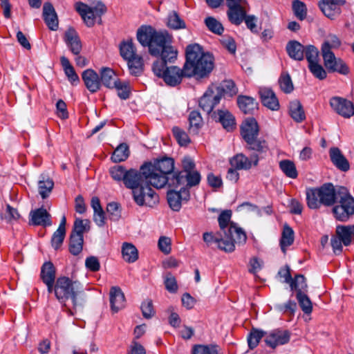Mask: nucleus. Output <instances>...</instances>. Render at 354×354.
Wrapping results in <instances>:
<instances>
[{
  "instance_id": "nucleus-11",
  "label": "nucleus",
  "mask_w": 354,
  "mask_h": 354,
  "mask_svg": "<svg viewBox=\"0 0 354 354\" xmlns=\"http://www.w3.org/2000/svg\"><path fill=\"white\" fill-rule=\"evenodd\" d=\"M150 184H144L132 192L135 203L139 206L152 207L159 202V196Z\"/></svg>"
},
{
  "instance_id": "nucleus-41",
  "label": "nucleus",
  "mask_w": 354,
  "mask_h": 354,
  "mask_svg": "<svg viewBox=\"0 0 354 354\" xmlns=\"http://www.w3.org/2000/svg\"><path fill=\"white\" fill-rule=\"evenodd\" d=\"M55 268L50 261L45 262L41 268L40 277L43 282L55 281Z\"/></svg>"
},
{
  "instance_id": "nucleus-45",
  "label": "nucleus",
  "mask_w": 354,
  "mask_h": 354,
  "mask_svg": "<svg viewBox=\"0 0 354 354\" xmlns=\"http://www.w3.org/2000/svg\"><path fill=\"white\" fill-rule=\"evenodd\" d=\"M167 25L174 30L183 29L186 28L185 22L182 19L176 11H171L167 17Z\"/></svg>"
},
{
  "instance_id": "nucleus-1",
  "label": "nucleus",
  "mask_w": 354,
  "mask_h": 354,
  "mask_svg": "<svg viewBox=\"0 0 354 354\" xmlns=\"http://www.w3.org/2000/svg\"><path fill=\"white\" fill-rule=\"evenodd\" d=\"M137 39L143 46L149 48L152 56L174 62L178 52L171 46L172 36L165 30H157L151 26H142L137 31Z\"/></svg>"
},
{
  "instance_id": "nucleus-32",
  "label": "nucleus",
  "mask_w": 354,
  "mask_h": 354,
  "mask_svg": "<svg viewBox=\"0 0 354 354\" xmlns=\"http://www.w3.org/2000/svg\"><path fill=\"white\" fill-rule=\"evenodd\" d=\"M212 87L221 99L225 96L232 97L238 92L234 82L231 80H225L222 82L220 86H214Z\"/></svg>"
},
{
  "instance_id": "nucleus-43",
  "label": "nucleus",
  "mask_w": 354,
  "mask_h": 354,
  "mask_svg": "<svg viewBox=\"0 0 354 354\" xmlns=\"http://www.w3.org/2000/svg\"><path fill=\"white\" fill-rule=\"evenodd\" d=\"M248 149L256 151L259 155L266 153L268 151V146L266 140L252 138L251 140L246 141Z\"/></svg>"
},
{
  "instance_id": "nucleus-60",
  "label": "nucleus",
  "mask_w": 354,
  "mask_h": 354,
  "mask_svg": "<svg viewBox=\"0 0 354 354\" xmlns=\"http://www.w3.org/2000/svg\"><path fill=\"white\" fill-rule=\"evenodd\" d=\"M292 10L295 15L300 20H304L307 14V9L304 3L299 0L292 2Z\"/></svg>"
},
{
  "instance_id": "nucleus-30",
  "label": "nucleus",
  "mask_w": 354,
  "mask_h": 354,
  "mask_svg": "<svg viewBox=\"0 0 354 354\" xmlns=\"http://www.w3.org/2000/svg\"><path fill=\"white\" fill-rule=\"evenodd\" d=\"M100 74L101 85L103 84L107 88H113L120 82L114 71L109 67L102 68Z\"/></svg>"
},
{
  "instance_id": "nucleus-55",
  "label": "nucleus",
  "mask_w": 354,
  "mask_h": 354,
  "mask_svg": "<svg viewBox=\"0 0 354 354\" xmlns=\"http://www.w3.org/2000/svg\"><path fill=\"white\" fill-rule=\"evenodd\" d=\"M279 84L282 91L285 93H291L293 89V84L290 75L288 73H282L279 79Z\"/></svg>"
},
{
  "instance_id": "nucleus-28",
  "label": "nucleus",
  "mask_w": 354,
  "mask_h": 354,
  "mask_svg": "<svg viewBox=\"0 0 354 354\" xmlns=\"http://www.w3.org/2000/svg\"><path fill=\"white\" fill-rule=\"evenodd\" d=\"M75 10L80 15L88 27H91L95 24L96 16L93 8L82 2H77L75 4Z\"/></svg>"
},
{
  "instance_id": "nucleus-22",
  "label": "nucleus",
  "mask_w": 354,
  "mask_h": 354,
  "mask_svg": "<svg viewBox=\"0 0 354 354\" xmlns=\"http://www.w3.org/2000/svg\"><path fill=\"white\" fill-rule=\"evenodd\" d=\"M82 80L86 88L92 93H96L101 87V82L97 73L91 68L86 69L82 74Z\"/></svg>"
},
{
  "instance_id": "nucleus-37",
  "label": "nucleus",
  "mask_w": 354,
  "mask_h": 354,
  "mask_svg": "<svg viewBox=\"0 0 354 354\" xmlns=\"http://www.w3.org/2000/svg\"><path fill=\"white\" fill-rule=\"evenodd\" d=\"M54 187L53 180L49 177L41 175L38 182L39 192L42 198H46L48 196Z\"/></svg>"
},
{
  "instance_id": "nucleus-62",
  "label": "nucleus",
  "mask_w": 354,
  "mask_h": 354,
  "mask_svg": "<svg viewBox=\"0 0 354 354\" xmlns=\"http://www.w3.org/2000/svg\"><path fill=\"white\" fill-rule=\"evenodd\" d=\"M319 51L314 46L308 45L305 46L304 55L308 64L317 62Z\"/></svg>"
},
{
  "instance_id": "nucleus-9",
  "label": "nucleus",
  "mask_w": 354,
  "mask_h": 354,
  "mask_svg": "<svg viewBox=\"0 0 354 354\" xmlns=\"http://www.w3.org/2000/svg\"><path fill=\"white\" fill-rule=\"evenodd\" d=\"M338 196L332 212L337 220L346 221L354 214V198L344 187L339 189Z\"/></svg>"
},
{
  "instance_id": "nucleus-52",
  "label": "nucleus",
  "mask_w": 354,
  "mask_h": 354,
  "mask_svg": "<svg viewBox=\"0 0 354 354\" xmlns=\"http://www.w3.org/2000/svg\"><path fill=\"white\" fill-rule=\"evenodd\" d=\"M296 298L302 311L309 315L313 311V304L306 293L297 292Z\"/></svg>"
},
{
  "instance_id": "nucleus-20",
  "label": "nucleus",
  "mask_w": 354,
  "mask_h": 354,
  "mask_svg": "<svg viewBox=\"0 0 354 354\" xmlns=\"http://www.w3.org/2000/svg\"><path fill=\"white\" fill-rule=\"evenodd\" d=\"M64 39L71 53L78 55L82 48V42L77 31L73 28H68L64 33Z\"/></svg>"
},
{
  "instance_id": "nucleus-48",
  "label": "nucleus",
  "mask_w": 354,
  "mask_h": 354,
  "mask_svg": "<svg viewBox=\"0 0 354 354\" xmlns=\"http://www.w3.org/2000/svg\"><path fill=\"white\" fill-rule=\"evenodd\" d=\"M120 51L121 56L125 60L137 55L136 47L131 39L122 42L120 46Z\"/></svg>"
},
{
  "instance_id": "nucleus-25",
  "label": "nucleus",
  "mask_w": 354,
  "mask_h": 354,
  "mask_svg": "<svg viewBox=\"0 0 354 354\" xmlns=\"http://www.w3.org/2000/svg\"><path fill=\"white\" fill-rule=\"evenodd\" d=\"M109 297L112 312L118 313L124 307L125 297L120 287H111L109 292Z\"/></svg>"
},
{
  "instance_id": "nucleus-24",
  "label": "nucleus",
  "mask_w": 354,
  "mask_h": 354,
  "mask_svg": "<svg viewBox=\"0 0 354 354\" xmlns=\"http://www.w3.org/2000/svg\"><path fill=\"white\" fill-rule=\"evenodd\" d=\"M344 4L337 2H330L325 1H319L318 6L322 13L331 20L335 19L342 13L341 6Z\"/></svg>"
},
{
  "instance_id": "nucleus-31",
  "label": "nucleus",
  "mask_w": 354,
  "mask_h": 354,
  "mask_svg": "<svg viewBox=\"0 0 354 354\" xmlns=\"http://www.w3.org/2000/svg\"><path fill=\"white\" fill-rule=\"evenodd\" d=\"M286 51L289 57L297 61H301L304 58L305 46L296 40H291L288 42Z\"/></svg>"
},
{
  "instance_id": "nucleus-42",
  "label": "nucleus",
  "mask_w": 354,
  "mask_h": 354,
  "mask_svg": "<svg viewBox=\"0 0 354 354\" xmlns=\"http://www.w3.org/2000/svg\"><path fill=\"white\" fill-rule=\"evenodd\" d=\"M130 73L135 76L140 75L143 71L142 58L139 55H136L127 59Z\"/></svg>"
},
{
  "instance_id": "nucleus-12",
  "label": "nucleus",
  "mask_w": 354,
  "mask_h": 354,
  "mask_svg": "<svg viewBox=\"0 0 354 354\" xmlns=\"http://www.w3.org/2000/svg\"><path fill=\"white\" fill-rule=\"evenodd\" d=\"M143 168L144 165L141 166L140 171L134 169H130L127 171L123 183L125 187L131 189L132 192L144 184H150V176L147 173L144 174V171H146L144 170Z\"/></svg>"
},
{
  "instance_id": "nucleus-53",
  "label": "nucleus",
  "mask_w": 354,
  "mask_h": 354,
  "mask_svg": "<svg viewBox=\"0 0 354 354\" xmlns=\"http://www.w3.org/2000/svg\"><path fill=\"white\" fill-rule=\"evenodd\" d=\"M232 215V211L230 209H226L223 211L218 216V221L219 227L223 234H225V232H227V230L232 223L231 222L230 223Z\"/></svg>"
},
{
  "instance_id": "nucleus-2",
  "label": "nucleus",
  "mask_w": 354,
  "mask_h": 354,
  "mask_svg": "<svg viewBox=\"0 0 354 354\" xmlns=\"http://www.w3.org/2000/svg\"><path fill=\"white\" fill-rule=\"evenodd\" d=\"M186 60L184 64L185 77H195L197 79L209 75L214 68V57L204 53L200 45L191 44L186 48Z\"/></svg>"
},
{
  "instance_id": "nucleus-21",
  "label": "nucleus",
  "mask_w": 354,
  "mask_h": 354,
  "mask_svg": "<svg viewBox=\"0 0 354 354\" xmlns=\"http://www.w3.org/2000/svg\"><path fill=\"white\" fill-rule=\"evenodd\" d=\"M259 131L258 123L254 118H248L243 121L241 126V135L245 142L257 138Z\"/></svg>"
},
{
  "instance_id": "nucleus-61",
  "label": "nucleus",
  "mask_w": 354,
  "mask_h": 354,
  "mask_svg": "<svg viewBox=\"0 0 354 354\" xmlns=\"http://www.w3.org/2000/svg\"><path fill=\"white\" fill-rule=\"evenodd\" d=\"M164 283L165 288L171 293H175L178 290V284L175 277L171 273L167 272L165 276Z\"/></svg>"
},
{
  "instance_id": "nucleus-23",
  "label": "nucleus",
  "mask_w": 354,
  "mask_h": 354,
  "mask_svg": "<svg viewBox=\"0 0 354 354\" xmlns=\"http://www.w3.org/2000/svg\"><path fill=\"white\" fill-rule=\"evenodd\" d=\"M50 217L46 209L40 207L30 212V223L33 225L50 226Z\"/></svg>"
},
{
  "instance_id": "nucleus-39",
  "label": "nucleus",
  "mask_w": 354,
  "mask_h": 354,
  "mask_svg": "<svg viewBox=\"0 0 354 354\" xmlns=\"http://www.w3.org/2000/svg\"><path fill=\"white\" fill-rule=\"evenodd\" d=\"M61 64L63 67L64 73L67 76L69 82L72 84H77L80 82V78L75 71L73 66L70 63L68 59L64 56L60 58Z\"/></svg>"
},
{
  "instance_id": "nucleus-46",
  "label": "nucleus",
  "mask_w": 354,
  "mask_h": 354,
  "mask_svg": "<svg viewBox=\"0 0 354 354\" xmlns=\"http://www.w3.org/2000/svg\"><path fill=\"white\" fill-rule=\"evenodd\" d=\"M129 156V147L125 143L120 144L113 151L111 160L114 162H120L126 160Z\"/></svg>"
},
{
  "instance_id": "nucleus-27",
  "label": "nucleus",
  "mask_w": 354,
  "mask_h": 354,
  "mask_svg": "<svg viewBox=\"0 0 354 354\" xmlns=\"http://www.w3.org/2000/svg\"><path fill=\"white\" fill-rule=\"evenodd\" d=\"M259 95L263 106L272 111L279 109V100L272 90L268 88H261Z\"/></svg>"
},
{
  "instance_id": "nucleus-44",
  "label": "nucleus",
  "mask_w": 354,
  "mask_h": 354,
  "mask_svg": "<svg viewBox=\"0 0 354 354\" xmlns=\"http://www.w3.org/2000/svg\"><path fill=\"white\" fill-rule=\"evenodd\" d=\"M289 285L291 290H295L297 292L306 293L308 291L306 280L303 274H296Z\"/></svg>"
},
{
  "instance_id": "nucleus-38",
  "label": "nucleus",
  "mask_w": 354,
  "mask_h": 354,
  "mask_svg": "<svg viewBox=\"0 0 354 354\" xmlns=\"http://www.w3.org/2000/svg\"><path fill=\"white\" fill-rule=\"evenodd\" d=\"M122 254L124 260L128 263H133L138 259L136 248L129 243H124L122 246Z\"/></svg>"
},
{
  "instance_id": "nucleus-36",
  "label": "nucleus",
  "mask_w": 354,
  "mask_h": 354,
  "mask_svg": "<svg viewBox=\"0 0 354 354\" xmlns=\"http://www.w3.org/2000/svg\"><path fill=\"white\" fill-rule=\"evenodd\" d=\"M289 113L291 118L297 122H301L306 118L303 106L299 100L290 102Z\"/></svg>"
},
{
  "instance_id": "nucleus-14",
  "label": "nucleus",
  "mask_w": 354,
  "mask_h": 354,
  "mask_svg": "<svg viewBox=\"0 0 354 354\" xmlns=\"http://www.w3.org/2000/svg\"><path fill=\"white\" fill-rule=\"evenodd\" d=\"M330 105L337 114L345 118H349L354 115L353 104L345 98L333 97L330 100Z\"/></svg>"
},
{
  "instance_id": "nucleus-13",
  "label": "nucleus",
  "mask_w": 354,
  "mask_h": 354,
  "mask_svg": "<svg viewBox=\"0 0 354 354\" xmlns=\"http://www.w3.org/2000/svg\"><path fill=\"white\" fill-rule=\"evenodd\" d=\"M167 202L170 208L175 212L180 211L182 204L190 199V192L186 188H179V190H169L167 194Z\"/></svg>"
},
{
  "instance_id": "nucleus-56",
  "label": "nucleus",
  "mask_w": 354,
  "mask_h": 354,
  "mask_svg": "<svg viewBox=\"0 0 354 354\" xmlns=\"http://www.w3.org/2000/svg\"><path fill=\"white\" fill-rule=\"evenodd\" d=\"M264 332L258 329H252L248 336V346L250 349L254 348L264 335Z\"/></svg>"
},
{
  "instance_id": "nucleus-15",
  "label": "nucleus",
  "mask_w": 354,
  "mask_h": 354,
  "mask_svg": "<svg viewBox=\"0 0 354 354\" xmlns=\"http://www.w3.org/2000/svg\"><path fill=\"white\" fill-rule=\"evenodd\" d=\"M259 158L258 154H252L250 158H248L243 153H238L230 160V163L234 169L248 170L252 165L257 166Z\"/></svg>"
},
{
  "instance_id": "nucleus-35",
  "label": "nucleus",
  "mask_w": 354,
  "mask_h": 354,
  "mask_svg": "<svg viewBox=\"0 0 354 354\" xmlns=\"http://www.w3.org/2000/svg\"><path fill=\"white\" fill-rule=\"evenodd\" d=\"M341 41L335 35H329L322 44L321 51L322 56L334 55L332 49L338 48L341 46Z\"/></svg>"
},
{
  "instance_id": "nucleus-5",
  "label": "nucleus",
  "mask_w": 354,
  "mask_h": 354,
  "mask_svg": "<svg viewBox=\"0 0 354 354\" xmlns=\"http://www.w3.org/2000/svg\"><path fill=\"white\" fill-rule=\"evenodd\" d=\"M201 180V176L196 169L194 160L185 156L182 160V170L175 173L170 178L169 186L175 189L186 188L189 190L191 187L198 186Z\"/></svg>"
},
{
  "instance_id": "nucleus-58",
  "label": "nucleus",
  "mask_w": 354,
  "mask_h": 354,
  "mask_svg": "<svg viewBox=\"0 0 354 354\" xmlns=\"http://www.w3.org/2000/svg\"><path fill=\"white\" fill-rule=\"evenodd\" d=\"M106 212L110 220L116 221L121 217V210L118 203L111 202L108 203Z\"/></svg>"
},
{
  "instance_id": "nucleus-8",
  "label": "nucleus",
  "mask_w": 354,
  "mask_h": 354,
  "mask_svg": "<svg viewBox=\"0 0 354 354\" xmlns=\"http://www.w3.org/2000/svg\"><path fill=\"white\" fill-rule=\"evenodd\" d=\"M167 62L171 63L169 60H157L153 63L152 69L154 74L162 77L167 85L175 86L182 82L183 77H185L184 66L182 69L175 66H167Z\"/></svg>"
},
{
  "instance_id": "nucleus-50",
  "label": "nucleus",
  "mask_w": 354,
  "mask_h": 354,
  "mask_svg": "<svg viewBox=\"0 0 354 354\" xmlns=\"http://www.w3.org/2000/svg\"><path fill=\"white\" fill-rule=\"evenodd\" d=\"M90 229V221L88 219L77 218L73 225V229L71 234L83 236V234Z\"/></svg>"
},
{
  "instance_id": "nucleus-29",
  "label": "nucleus",
  "mask_w": 354,
  "mask_h": 354,
  "mask_svg": "<svg viewBox=\"0 0 354 354\" xmlns=\"http://www.w3.org/2000/svg\"><path fill=\"white\" fill-rule=\"evenodd\" d=\"M330 158L333 165L339 170L346 171L350 168L347 159L337 147H332L329 151Z\"/></svg>"
},
{
  "instance_id": "nucleus-7",
  "label": "nucleus",
  "mask_w": 354,
  "mask_h": 354,
  "mask_svg": "<svg viewBox=\"0 0 354 354\" xmlns=\"http://www.w3.org/2000/svg\"><path fill=\"white\" fill-rule=\"evenodd\" d=\"M54 293L61 303L71 299L73 306H76L79 304L78 297L82 296L84 291L80 282L72 281L67 277H59L55 281Z\"/></svg>"
},
{
  "instance_id": "nucleus-10",
  "label": "nucleus",
  "mask_w": 354,
  "mask_h": 354,
  "mask_svg": "<svg viewBox=\"0 0 354 354\" xmlns=\"http://www.w3.org/2000/svg\"><path fill=\"white\" fill-rule=\"evenodd\" d=\"M224 0H206L207 5L212 8H216L221 6ZM228 7L227 16L229 20L235 25L241 24L245 18L246 11L244 6L245 0H225Z\"/></svg>"
},
{
  "instance_id": "nucleus-57",
  "label": "nucleus",
  "mask_w": 354,
  "mask_h": 354,
  "mask_svg": "<svg viewBox=\"0 0 354 354\" xmlns=\"http://www.w3.org/2000/svg\"><path fill=\"white\" fill-rule=\"evenodd\" d=\"M174 138L180 146H186L190 142V139L185 131L178 127L172 129Z\"/></svg>"
},
{
  "instance_id": "nucleus-54",
  "label": "nucleus",
  "mask_w": 354,
  "mask_h": 354,
  "mask_svg": "<svg viewBox=\"0 0 354 354\" xmlns=\"http://www.w3.org/2000/svg\"><path fill=\"white\" fill-rule=\"evenodd\" d=\"M205 24L208 30L214 34L221 35L224 31V28L221 23L213 17H206Z\"/></svg>"
},
{
  "instance_id": "nucleus-16",
  "label": "nucleus",
  "mask_w": 354,
  "mask_h": 354,
  "mask_svg": "<svg viewBox=\"0 0 354 354\" xmlns=\"http://www.w3.org/2000/svg\"><path fill=\"white\" fill-rule=\"evenodd\" d=\"M322 57L324 66L329 72H337L344 75L349 73L348 66L342 59L337 58L335 54Z\"/></svg>"
},
{
  "instance_id": "nucleus-63",
  "label": "nucleus",
  "mask_w": 354,
  "mask_h": 354,
  "mask_svg": "<svg viewBox=\"0 0 354 354\" xmlns=\"http://www.w3.org/2000/svg\"><path fill=\"white\" fill-rule=\"evenodd\" d=\"M66 236V231L57 230L53 234L51 238V245L55 250H58L63 243Z\"/></svg>"
},
{
  "instance_id": "nucleus-4",
  "label": "nucleus",
  "mask_w": 354,
  "mask_h": 354,
  "mask_svg": "<svg viewBox=\"0 0 354 354\" xmlns=\"http://www.w3.org/2000/svg\"><path fill=\"white\" fill-rule=\"evenodd\" d=\"M174 169V161L171 158H163L156 160L153 163L146 162L144 164L143 169L147 171L149 175V183L157 189L164 187L167 183L169 185L170 179L168 175L170 174Z\"/></svg>"
},
{
  "instance_id": "nucleus-33",
  "label": "nucleus",
  "mask_w": 354,
  "mask_h": 354,
  "mask_svg": "<svg viewBox=\"0 0 354 354\" xmlns=\"http://www.w3.org/2000/svg\"><path fill=\"white\" fill-rule=\"evenodd\" d=\"M237 103L241 111L245 114H252L258 108V103L254 98L249 96H239Z\"/></svg>"
},
{
  "instance_id": "nucleus-26",
  "label": "nucleus",
  "mask_w": 354,
  "mask_h": 354,
  "mask_svg": "<svg viewBox=\"0 0 354 354\" xmlns=\"http://www.w3.org/2000/svg\"><path fill=\"white\" fill-rule=\"evenodd\" d=\"M43 18L50 30H57L58 17L53 6L50 2H46L43 6Z\"/></svg>"
},
{
  "instance_id": "nucleus-3",
  "label": "nucleus",
  "mask_w": 354,
  "mask_h": 354,
  "mask_svg": "<svg viewBox=\"0 0 354 354\" xmlns=\"http://www.w3.org/2000/svg\"><path fill=\"white\" fill-rule=\"evenodd\" d=\"M203 241L207 245L216 243L218 248L226 252H232L235 250V243L243 244L246 242L247 236L243 230L232 223L225 234L214 235L212 232H205Z\"/></svg>"
},
{
  "instance_id": "nucleus-6",
  "label": "nucleus",
  "mask_w": 354,
  "mask_h": 354,
  "mask_svg": "<svg viewBox=\"0 0 354 354\" xmlns=\"http://www.w3.org/2000/svg\"><path fill=\"white\" fill-rule=\"evenodd\" d=\"M339 189L335 190L332 183H325L319 187L306 190V201L310 209H318L321 205L332 206L339 197Z\"/></svg>"
},
{
  "instance_id": "nucleus-51",
  "label": "nucleus",
  "mask_w": 354,
  "mask_h": 354,
  "mask_svg": "<svg viewBox=\"0 0 354 354\" xmlns=\"http://www.w3.org/2000/svg\"><path fill=\"white\" fill-rule=\"evenodd\" d=\"M279 167L286 176L290 178H296L298 173L294 162L289 160H281L279 162Z\"/></svg>"
},
{
  "instance_id": "nucleus-47",
  "label": "nucleus",
  "mask_w": 354,
  "mask_h": 354,
  "mask_svg": "<svg viewBox=\"0 0 354 354\" xmlns=\"http://www.w3.org/2000/svg\"><path fill=\"white\" fill-rule=\"evenodd\" d=\"M84 237L79 235H70L69 252L75 256L80 254L83 249Z\"/></svg>"
},
{
  "instance_id": "nucleus-19",
  "label": "nucleus",
  "mask_w": 354,
  "mask_h": 354,
  "mask_svg": "<svg viewBox=\"0 0 354 354\" xmlns=\"http://www.w3.org/2000/svg\"><path fill=\"white\" fill-rule=\"evenodd\" d=\"M290 333L288 330H274L265 339L266 344L272 348L279 345H283L290 341Z\"/></svg>"
},
{
  "instance_id": "nucleus-64",
  "label": "nucleus",
  "mask_w": 354,
  "mask_h": 354,
  "mask_svg": "<svg viewBox=\"0 0 354 354\" xmlns=\"http://www.w3.org/2000/svg\"><path fill=\"white\" fill-rule=\"evenodd\" d=\"M308 68L313 75L319 80H324L326 77V71L318 62L308 64Z\"/></svg>"
},
{
  "instance_id": "nucleus-34",
  "label": "nucleus",
  "mask_w": 354,
  "mask_h": 354,
  "mask_svg": "<svg viewBox=\"0 0 354 354\" xmlns=\"http://www.w3.org/2000/svg\"><path fill=\"white\" fill-rule=\"evenodd\" d=\"M354 234V225H338L336 227L335 235L338 236L345 246H348L352 242Z\"/></svg>"
},
{
  "instance_id": "nucleus-49",
  "label": "nucleus",
  "mask_w": 354,
  "mask_h": 354,
  "mask_svg": "<svg viewBox=\"0 0 354 354\" xmlns=\"http://www.w3.org/2000/svg\"><path fill=\"white\" fill-rule=\"evenodd\" d=\"M193 354H222L221 348L215 344L196 345L193 348Z\"/></svg>"
},
{
  "instance_id": "nucleus-40",
  "label": "nucleus",
  "mask_w": 354,
  "mask_h": 354,
  "mask_svg": "<svg viewBox=\"0 0 354 354\" xmlns=\"http://www.w3.org/2000/svg\"><path fill=\"white\" fill-rule=\"evenodd\" d=\"M293 242L294 231L289 225H285L280 239V246L283 253H286L287 247L291 245Z\"/></svg>"
},
{
  "instance_id": "nucleus-18",
  "label": "nucleus",
  "mask_w": 354,
  "mask_h": 354,
  "mask_svg": "<svg viewBox=\"0 0 354 354\" xmlns=\"http://www.w3.org/2000/svg\"><path fill=\"white\" fill-rule=\"evenodd\" d=\"M212 118L222 125L227 131H231L236 128V120L234 116L227 109H219L213 112Z\"/></svg>"
},
{
  "instance_id": "nucleus-59",
  "label": "nucleus",
  "mask_w": 354,
  "mask_h": 354,
  "mask_svg": "<svg viewBox=\"0 0 354 354\" xmlns=\"http://www.w3.org/2000/svg\"><path fill=\"white\" fill-rule=\"evenodd\" d=\"M127 170L122 165H115L110 168L109 174L115 181L124 182Z\"/></svg>"
},
{
  "instance_id": "nucleus-17",
  "label": "nucleus",
  "mask_w": 354,
  "mask_h": 354,
  "mask_svg": "<svg viewBox=\"0 0 354 354\" xmlns=\"http://www.w3.org/2000/svg\"><path fill=\"white\" fill-rule=\"evenodd\" d=\"M221 98L213 87H209L199 100V106L207 113H210L220 102Z\"/></svg>"
}]
</instances>
